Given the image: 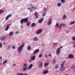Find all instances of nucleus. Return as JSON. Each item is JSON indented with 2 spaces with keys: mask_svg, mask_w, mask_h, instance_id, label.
<instances>
[{
  "mask_svg": "<svg viewBox=\"0 0 75 75\" xmlns=\"http://www.w3.org/2000/svg\"><path fill=\"white\" fill-rule=\"evenodd\" d=\"M24 47V44L23 43L21 45V46L19 47L18 49V51L19 52H20L22 51L23 47Z\"/></svg>",
  "mask_w": 75,
  "mask_h": 75,
  "instance_id": "f257e3e1",
  "label": "nucleus"
},
{
  "mask_svg": "<svg viewBox=\"0 0 75 75\" xmlns=\"http://www.w3.org/2000/svg\"><path fill=\"white\" fill-rule=\"evenodd\" d=\"M65 62H66V61H64L62 62V64H61V68H60V69L61 71H64L65 70V68L64 67H63L65 63Z\"/></svg>",
  "mask_w": 75,
  "mask_h": 75,
  "instance_id": "f03ea898",
  "label": "nucleus"
},
{
  "mask_svg": "<svg viewBox=\"0 0 75 75\" xmlns=\"http://www.w3.org/2000/svg\"><path fill=\"white\" fill-rule=\"evenodd\" d=\"M56 53L57 55H59L60 54V48H58L56 51Z\"/></svg>",
  "mask_w": 75,
  "mask_h": 75,
  "instance_id": "7ed1b4c3",
  "label": "nucleus"
},
{
  "mask_svg": "<svg viewBox=\"0 0 75 75\" xmlns=\"http://www.w3.org/2000/svg\"><path fill=\"white\" fill-rule=\"evenodd\" d=\"M42 30L41 29H39L37 32V34H39L41 33H42Z\"/></svg>",
  "mask_w": 75,
  "mask_h": 75,
  "instance_id": "20e7f679",
  "label": "nucleus"
},
{
  "mask_svg": "<svg viewBox=\"0 0 75 75\" xmlns=\"http://www.w3.org/2000/svg\"><path fill=\"white\" fill-rule=\"evenodd\" d=\"M43 20H44V18H42L40 19H39L38 20V22L39 23H42Z\"/></svg>",
  "mask_w": 75,
  "mask_h": 75,
  "instance_id": "39448f33",
  "label": "nucleus"
},
{
  "mask_svg": "<svg viewBox=\"0 0 75 75\" xmlns=\"http://www.w3.org/2000/svg\"><path fill=\"white\" fill-rule=\"evenodd\" d=\"M11 17V14H10V15H8V16L6 18V20H8V18H9L10 17Z\"/></svg>",
  "mask_w": 75,
  "mask_h": 75,
  "instance_id": "423d86ee",
  "label": "nucleus"
},
{
  "mask_svg": "<svg viewBox=\"0 0 75 75\" xmlns=\"http://www.w3.org/2000/svg\"><path fill=\"white\" fill-rule=\"evenodd\" d=\"M28 18H25L23 19V20L24 23H28Z\"/></svg>",
  "mask_w": 75,
  "mask_h": 75,
  "instance_id": "0eeeda50",
  "label": "nucleus"
},
{
  "mask_svg": "<svg viewBox=\"0 0 75 75\" xmlns=\"http://www.w3.org/2000/svg\"><path fill=\"white\" fill-rule=\"evenodd\" d=\"M39 49H37L35 50L33 53V54H37L39 52Z\"/></svg>",
  "mask_w": 75,
  "mask_h": 75,
  "instance_id": "6e6552de",
  "label": "nucleus"
},
{
  "mask_svg": "<svg viewBox=\"0 0 75 75\" xmlns=\"http://www.w3.org/2000/svg\"><path fill=\"white\" fill-rule=\"evenodd\" d=\"M11 25V24H8L7 26V27L6 28V29H5V31H7V30H8V28H9V26H10V25Z\"/></svg>",
  "mask_w": 75,
  "mask_h": 75,
  "instance_id": "1a4fd4ad",
  "label": "nucleus"
},
{
  "mask_svg": "<svg viewBox=\"0 0 75 75\" xmlns=\"http://www.w3.org/2000/svg\"><path fill=\"white\" fill-rule=\"evenodd\" d=\"M32 67H33V64H31L29 66L28 68V70H29V69H31Z\"/></svg>",
  "mask_w": 75,
  "mask_h": 75,
  "instance_id": "9d476101",
  "label": "nucleus"
},
{
  "mask_svg": "<svg viewBox=\"0 0 75 75\" xmlns=\"http://www.w3.org/2000/svg\"><path fill=\"white\" fill-rule=\"evenodd\" d=\"M31 59L32 61H34L35 59V56H33L31 57Z\"/></svg>",
  "mask_w": 75,
  "mask_h": 75,
  "instance_id": "9b49d317",
  "label": "nucleus"
},
{
  "mask_svg": "<svg viewBox=\"0 0 75 75\" xmlns=\"http://www.w3.org/2000/svg\"><path fill=\"white\" fill-rule=\"evenodd\" d=\"M42 65H43L42 63V62L40 63L39 66V68H42Z\"/></svg>",
  "mask_w": 75,
  "mask_h": 75,
  "instance_id": "f8f14e48",
  "label": "nucleus"
},
{
  "mask_svg": "<svg viewBox=\"0 0 75 75\" xmlns=\"http://www.w3.org/2000/svg\"><path fill=\"white\" fill-rule=\"evenodd\" d=\"M69 58H74V56L72 54H70L69 55Z\"/></svg>",
  "mask_w": 75,
  "mask_h": 75,
  "instance_id": "ddd939ff",
  "label": "nucleus"
},
{
  "mask_svg": "<svg viewBox=\"0 0 75 75\" xmlns=\"http://www.w3.org/2000/svg\"><path fill=\"white\" fill-rule=\"evenodd\" d=\"M48 72L49 71L48 70H46L44 72L43 74H48Z\"/></svg>",
  "mask_w": 75,
  "mask_h": 75,
  "instance_id": "4468645a",
  "label": "nucleus"
},
{
  "mask_svg": "<svg viewBox=\"0 0 75 75\" xmlns=\"http://www.w3.org/2000/svg\"><path fill=\"white\" fill-rule=\"evenodd\" d=\"M48 65H49V63H45L44 64V66H45V67H47L48 66Z\"/></svg>",
  "mask_w": 75,
  "mask_h": 75,
  "instance_id": "2eb2a0df",
  "label": "nucleus"
},
{
  "mask_svg": "<svg viewBox=\"0 0 75 75\" xmlns=\"http://www.w3.org/2000/svg\"><path fill=\"white\" fill-rule=\"evenodd\" d=\"M6 38V37L5 36H3V37H1V40H4Z\"/></svg>",
  "mask_w": 75,
  "mask_h": 75,
  "instance_id": "dca6fc26",
  "label": "nucleus"
},
{
  "mask_svg": "<svg viewBox=\"0 0 75 75\" xmlns=\"http://www.w3.org/2000/svg\"><path fill=\"white\" fill-rule=\"evenodd\" d=\"M34 15H35V16H36V18H38V16H37V15H38V14L37 13V12L35 13Z\"/></svg>",
  "mask_w": 75,
  "mask_h": 75,
  "instance_id": "f3484780",
  "label": "nucleus"
},
{
  "mask_svg": "<svg viewBox=\"0 0 75 75\" xmlns=\"http://www.w3.org/2000/svg\"><path fill=\"white\" fill-rule=\"evenodd\" d=\"M33 40L34 41H37L38 40V38H37V37L35 38Z\"/></svg>",
  "mask_w": 75,
  "mask_h": 75,
  "instance_id": "a211bd4d",
  "label": "nucleus"
},
{
  "mask_svg": "<svg viewBox=\"0 0 75 75\" xmlns=\"http://www.w3.org/2000/svg\"><path fill=\"white\" fill-rule=\"evenodd\" d=\"M35 25H36V24L35 23H33L31 24L32 27H34V26H35Z\"/></svg>",
  "mask_w": 75,
  "mask_h": 75,
  "instance_id": "6ab92c4d",
  "label": "nucleus"
},
{
  "mask_svg": "<svg viewBox=\"0 0 75 75\" xmlns=\"http://www.w3.org/2000/svg\"><path fill=\"white\" fill-rule=\"evenodd\" d=\"M56 61V60L55 59H54V60H53V64H55Z\"/></svg>",
  "mask_w": 75,
  "mask_h": 75,
  "instance_id": "aec40b11",
  "label": "nucleus"
},
{
  "mask_svg": "<svg viewBox=\"0 0 75 75\" xmlns=\"http://www.w3.org/2000/svg\"><path fill=\"white\" fill-rule=\"evenodd\" d=\"M66 18H67V16L65 15H64L63 17V20H65V19H66Z\"/></svg>",
  "mask_w": 75,
  "mask_h": 75,
  "instance_id": "412c9836",
  "label": "nucleus"
},
{
  "mask_svg": "<svg viewBox=\"0 0 75 75\" xmlns=\"http://www.w3.org/2000/svg\"><path fill=\"white\" fill-rule=\"evenodd\" d=\"M10 36H11L12 35H13V32H11L9 34Z\"/></svg>",
  "mask_w": 75,
  "mask_h": 75,
  "instance_id": "4be33fe9",
  "label": "nucleus"
},
{
  "mask_svg": "<svg viewBox=\"0 0 75 75\" xmlns=\"http://www.w3.org/2000/svg\"><path fill=\"white\" fill-rule=\"evenodd\" d=\"M75 23V22L74 21H73V22H71L70 23V25H71L72 24H74Z\"/></svg>",
  "mask_w": 75,
  "mask_h": 75,
  "instance_id": "5701e85b",
  "label": "nucleus"
},
{
  "mask_svg": "<svg viewBox=\"0 0 75 75\" xmlns=\"http://www.w3.org/2000/svg\"><path fill=\"white\" fill-rule=\"evenodd\" d=\"M24 19H22L21 21V24H23V23H24Z\"/></svg>",
  "mask_w": 75,
  "mask_h": 75,
  "instance_id": "b1692460",
  "label": "nucleus"
},
{
  "mask_svg": "<svg viewBox=\"0 0 75 75\" xmlns=\"http://www.w3.org/2000/svg\"><path fill=\"white\" fill-rule=\"evenodd\" d=\"M26 69H27V67H25L23 69V71H26Z\"/></svg>",
  "mask_w": 75,
  "mask_h": 75,
  "instance_id": "393cba45",
  "label": "nucleus"
},
{
  "mask_svg": "<svg viewBox=\"0 0 75 75\" xmlns=\"http://www.w3.org/2000/svg\"><path fill=\"white\" fill-rule=\"evenodd\" d=\"M4 13V11L2 10H0V14Z\"/></svg>",
  "mask_w": 75,
  "mask_h": 75,
  "instance_id": "a878e982",
  "label": "nucleus"
},
{
  "mask_svg": "<svg viewBox=\"0 0 75 75\" xmlns=\"http://www.w3.org/2000/svg\"><path fill=\"white\" fill-rule=\"evenodd\" d=\"M31 47H30V46H28V47H27V49L28 50H30V49H31Z\"/></svg>",
  "mask_w": 75,
  "mask_h": 75,
  "instance_id": "bb28decb",
  "label": "nucleus"
},
{
  "mask_svg": "<svg viewBox=\"0 0 75 75\" xmlns=\"http://www.w3.org/2000/svg\"><path fill=\"white\" fill-rule=\"evenodd\" d=\"M57 6H58V7H60V6H61V3H58L57 4Z\"/></svg>",
  "mask_w": 75,
  "mask_h": 75,
  "instance_id": "cd10ccee",
  "label": "nucleus"
},
{
  "mask_svg": "<svg viewBox=\"0 0 75 75\" xmlns=\"http://www.w3.org/2000/svg\"><path fill=\"white\" fill-rule=\"evenodd\" d=\"M17 75H24L23 73H17Z\"/></svg>",
  "mask_w": 75,
  "mask_h": 75,
  "instance_id": "c85d7f7f",
  "label": "nucleus"
},
{
  "mask_svg": "<svg viewBox=\"0 0 75 75\" xmlns=\"http://www.w3.org/2000/svg\"><path fill=\"white\" fill-rule=\"evenodd\" d=\"M30 24H31V22H28L27 23V25L29 26L30 25Z\"/></svg>",
  "mask_w": 75,
  "mask_h": 75,
  "instance_id": "c756f323",
  "label": "nucleus"
},
{
  "mask_svg": "<svg viewBox=\"0 0 75 75\" xmlns=\"http://www.w3.org/2000/svg\"><path fill=\"white\" fill-rule=\"evenodd\" d=\"M61 1L62 3H64L65 2V0H61Z\"/></svg>",
  "mask_w": 75,
  "mask_h": 75,
  "instance_id": "7c9ffc66",
  "label": "nucleus"
},
{
  "mask_svg": "<svg viewBox=\"0 0 75 75\" xmlns=\"http://www.w3.org/2000/svg\"><path fill=\"white\" fill-rule=\"evenodd\" d=\"M31 8L32 9H33V8H34V10H35V9L37 8H36V7L33 6L31 7Z\"/></svg>",
  "mask_w": 75,
  "mask_h": 75,
  "instance_id": "2f4dec72",
  "label": "nucleus"
},
{
  "mask_svg": "<svg viewBox=\"0 0 75 75\" xmlns=\"http://www.w3.org/2000/svg\"><path fill=\"white\" fill-rule=\"evenodd\" d=\"M52 23V21H50V22H49L48 23V25H51V24Z\"/></svg>",
  "mask_w": 75,
  "mask_h": 75,
  "instance_id": "473e14b6",
  "label": "nucleus"
},
{
  "mask_svg": "<svg viewBox=\"0 0 75 75\" xmlns=\"http://www.w3.org/2000/svg\"><path fill=\"white\" fill-rule=\"evenodd\" d=\"M39 57L40 58H41V57H42V55L41 54H40L39 55Z\"/></svg>",
  "mask_w": 75,
  "mask_h": 75,
  "instance_id": "72a5a7b5",
  "label": "nucleus"
},
{
  "mask_svg": "<svg viewBox=\"0 0 75 75\" xmlns=\"http://www.w3.org/2000/svg\"><path fill=\"white\" fill-rule=\"evenodd\" d=\"M72 40H73V41L75 40V36H74L72 37Z\"/></svg>",
  "mask_w": 75,
  "mask_h": 75,
  "instance_id": "f704fd0d",
  "label": "nucleus"
},
{
  "mask_svg": "<svg viewBox=\"0 0 75 75\" xmlns=\"http://www.w3.org/2000/svg\"><path fill=\"white\" fill-rule=\"evenodd\" d=\"M74 65H72L71 67V69H74Z\"/></svg>",
  "mask_w": 75,
  "mask_h": 75,
  "instance_id": "c9c22d12",
  "label": "nucleus"
},
{
  "mask_svg": "<svg viewBox=\"0 0 75 75\" xmlns=\"http://www.w3.org/2000/svg\"><path fill=\"white\" fill-rule=\"evenodd\" d=\"M58 68V65H56L55 67V68L56 69H57Z\"/></svg>",
  "mask_w": 75,
  "mask_h": 75,
  "instance_id": "e433bc0d",
  "label": "nucleus"
},
{
  "mask_svg": "<svg viewBox=\"0 0 75 75\" xmlns=\"http://www.w3.org/2000/svg\"><path fill=\"white\" fill-rule=\"evenodd\" d=\"M62 24H60V26H59V28H61V27H62Z\"/></svg>",
  "mask_w": 75,
  "mask_h": 75,
  "instance_id": "4c0bfd02",
  "label": "nucleus"
},
{
  "mask_svg": "<svg viewBox=\"0 0 75 75\" xmlns=\"http://www.w3.org/2000/svg\"><path fill=\"white\" fill-rule=\"evenodd\" d=\"M7 62V60H5V61L4 62H3V64H5V63H6V62Z\"/></svg>",
  "mask_w": 75,
  "mask_h": 75,
  "instance_id": "58836bf2",
  "label": "nucleus"
},
{
  "mask_svg": "<svg viewBox=\"0 0 75 75\" xmlns=\"http://www.w3.org/2000/svg\"><path fill=\"white\" fill-rule=\"evenodd\" d=\"M45 15H46V13H44L42 14V16L44 17V16H45Z\"/></svg>",
  "mask_w": 75,
  "mask_h": 75,
  "instance_id": "ea45409f",
  "label": "nucleus"
},
{
  "mask_svg": "<svg viewBox=\"0 0 75 75\" xmlns=\"http://www.w3.org/2000/svg\"><path fill=\"white\" fill-rule=\"evenodd\" d=\"M16 48V46H12V49H15Z\"/></svg>",
  "mask_w": 75,
  "mask_h": 75,
  "instance_id": "a19ab883",
  "label": "nucleus"
},
{
  "mask_svg": "<svg viewBox=\"0 0 75 75\" xmlns=\"http://www.w3.org/2000/svg\"><path fill=\"white\" fill-rule=\"evenodd\" d=\"M11 46L10 45H9L8 47V50H10V48Z\"/></svg>",
  "mask_w": 75,
  "mask_h": 75,
  "instance_id": "79ce46f5",
  "label": "nucleus"
},
{
  "mask_svg": "<svg viewBox=\"0 0 75 75\" xmlns=\"http://www.w3.org/2000/svg\"><path fill=\"white\" fill-rule=\"evenodd\" d=\"M2 47V44L0 43V48Z\"/></svg>",
  "mask_w": 75,
  "mask_h": 75,
  "instance_id": "37998d69",
  "label": "nucleus"
},
{
  "mask_svg": "<svg viewBox=\"0 0 75 75\" xmlns=\"http://www.w3.org/2000/svg\"><path fill=\"white\" fill-rule=\"evenodd\" d=\"M31 8L30 7H29L27 8V10H31Z\"/></svg>",
  "mask_w": 75,
  "mask_h": 75,
  "instance_id": "c03bdc74",
  "label": "nucleus"
},
{
  "mask_svg": "<svg viewBox=\"0 0 75 75\" xmlns=\"http://www.w3.org/2000/svg\"><path fill=\"white\" fill-rule=\"evenodd\" d=\"M56 26H57V27H58V26H59V24L57 23L56 24Z\"/></svg>",
  "mask_w": 75,
  "mask_h": 75,
  "instance_id": "a18cd8bd",
  "label": "nucleus"
},
{
  "mask_svg": "<svg viewBox=\"0 0 75 75\" xmlns=\"http://www.w3.org/2000/svg\"><path fill=\"white\" fill-rule=\"evenodd\" d=\"M27 64H25L24 65H23V67H26V66H27Z\"/></svg>",
  "mask_w": 75,
  "mask_h": 75,
  "instance_id": "49530a36",
  "label": "nucleus"
},
{
  "mask_svg": "<svg viewBox=\"0 0 75 75\" xmlns=\"http://www.w3.org/2000/svg\"><path fill=\"white\" fill-rule=\"evenodd\" d=\"M29 61L30 62H31V61H32V60L31 59H30L29 60Z\"/></svg>",
  "mask_w": 75,
  "mask_h": 75,
  "instance_id": "de8ad7c7",
  "label": "nucleus"
},
{
  "mask_svg": "<svg viewBox=\"0 0 75 75\" xmlns=\"http://www.w3.org/2000/svg\"><path fill=\"white\" fill-rule=\"evenodd\" d=\"M47 10V8H46L45 7L43 8V10H45H45Z\"/></svg>",
  "mask_w": 75,
  "mask_h": 75,
  "instance_id": "09e8293b",
  "label": "nucleus"
},
{
  "mask_svg": "<svg viewBox=\"0 0 75 75\" xmlns=\"http://www.w3.org/2000/svg\"><path fill=\"white\" fill-rule=\"evenodd\" d=\"M57 44H58V42H57V43H53V44L54 45H57Z\"/></svg>",
  "mask_w": 75,
  "mask_h": 75,
  "instance_id": "8fccbe9b",
  "label": "nucleus"
},
{
  "mask_svg": "<svg viewBox=\"0 0 75 75\" xmlns=\"http://www.w3.org/2000/svg\"><path fill=\"white\" fill-rule=\"evenodd\" d=\"M48 56H49V57H51V54H50L48 55Z\"/></svg>",
  "mask_w": 75,
  "mask_h": 75,
  "instance_id": "3c124183",
  "label": "nucleus"
},
{
  "mask_svg": "<svg viewBox=\"0 0 75 75\" xmlns=\"http://www.w3.org/2000/svg\"><path fill=\"white\" fill-rule=\"evenodd\" d=\"M51 20H52V19L51 18L49 20V22H51Z\"/></svg>",
  "mask_w": 75,
  "mask_h": 75,
  "instance_id": "603ef678",
  "label": "nucleus"
},
{
  "mask_svg": "<svg viewBox=\"0 0 75 75\" xmlns=\"http://www.w3.org/2000/svg\"><path fill=\"white\" fill-rule=\"evenodd\" d=\"M45 57H46V58H47V54H45Z\"/></svg>",
  "mask_w": 75,
  "mask_h": 75,
  "instance_id": "864d4df0",
  "label": "nucleus"
},
{
  "mask_svg": "<svg viewBox=\"0 0 75 75\" xmlns=\"http://www.w3.org/2000/svg\"><path fill=\"white\" fill-rule=\"evenodd\" d=\"M62 25H63V26H65V24L62 23Z\"/></svg>",
  "mask_w": 75,
  "mask_h": 75,
  "instance_id": "5fc2aeb1",
  "label": "nucleus"
},
{
  "mask_svg": "<svg viewBox=\"0 0 75 75\" xmlns=\"http://www.w3.org/2000/svg\"><path fill=\"white\" fill-rule=\"evenodd\" d=\"M18 31H17L16 32V34H18Z\"/></svg>",
  "mask_w": 75,
  "mask_h": 75,
  "instance_id": "6e6d98bb",
  "label": "nucleus"
},
{
  "mask_svg": "<svg viewBox=\"0 0 75 75\" xmlns=\"http://www.w3.org/2000/svg\"><path fill=\"white\" fill-rule=\"evenodd\" d=\"M3 44H4V45H5L6 44V42H4L3 43Z\"/></svg>",
  "mask_w": 75,
  "mask_h": 75,
  "instance_id": "4d7b16f0",
  "label": "nucleus"
},
{
  "mask_svg": "<svg viewBox=\"0 0 75 75\" xmlns=\"http://www.w3.org/2000/svg\"><path fill=\"white\" fill-rule=\"evenodd\" d=\"M45 45H44V44H43L42 45V46L43 47H44V46Z\"/></svg>",
  "mask_w": 75,
  "mask_h": 75,
  "instance_id": "13d9d810",
  "label": "nucleus"
},
{
  "mask_svg": "<svg viewBox=\"0 0 75 75\" xmlns=\"http://www.w3.org/2000/svg\"><path fill=\"white\" fill-rule=\"evenodd\" d=\"M2 59V57H0V59Z\"/></svg>",
  "mask_w": 75,
  "mask_h": 75,
  "instance_id": "bf43d9fd",
  "label": "nucleus"
},
{
  "mask_svg": "<svg viewBox=\"0 0 75 75\" xmlns=\"http://www.w3.org/2000/svg\"><path fill=\"white\" fill-rule=\"evenodd\" d=\"M16 64H13V66H16Z\"/></svg>",
  "mask_w": 75,
  "mask_h": 75,
  "instance_id": "052dcab7",
  "label": "nucleus"
},
{
  "mask_svg": "<svg viewBox=\"0 0 75 75\" xmlns=\"http://www.w3.org/2000/svg\"><path fill=\"white\" fill-rule=\"evenodd\" d=\"M30 6H31V7H33V5L32 4H31L30 5Z\"/></svg>",
  "mask_w": 75,
  "mask_h": 75,
  "instance_id": "680f3d73",
  "label": "nucleus"
},
{
  "mask_svg": "<svg viewBox=\"0 0 75 75\" xmlns=\"http://www.w3.org/2000/svg\"><path fill=\"white\" fill-rule=\"evenodd\" d=\"M23 75H28V74H24Z\"/></svg>",
  "mask_w": 75,
  "mask_h": 75,
  "instance_id": "e2e57ef3",
  "label": "nucleus"
},
{
  "mask_svg": "<svg viewBox=\"0 0 75 75\" xmlns=\"http://www.w3.org/2000/svg\"><path fill=\"white\" fill-rule=\"evenodd\" d=\"M60 48H61V49L62 48V47H60Z\"/></svg>",
  "mask_w": 75,
  "mask_h": 75,
  "instance_id": "0e129e2a",
  "label": "nucleus"
},
{
  "mask_svg": "<svg viewBox=\"0 0 75 75\" xmlns=\"http://www.w3.org/2000/svg\"><path fill=\"white\" fill-rule=\"evenodd\" d=\"M32 10H30V12H31V11H32Z\"/></svg>",
  "mask_w": 75,
  "mask_h": 75,
  "instance_id": "69168bd1",
  "label": "nucleus"
},
{
  "mask_svg": "<svg viewBox=\"0 0 75 75\" xmlns=\"http://www.w3.org/2000/svg\"><path fill=\"white\" fill-rule=\"evenodd\" d=\"M69 32V31H67V33H68Z\"/></svg>",
  "mask_w": 75,
  "mask_h": 75,
  "instance_id": "338daca9",
  "label": "nucleus"
},
{
  "mask_svg": "<svg viewBox=\"0 0 75 75\" xmlns=\"http://www.w3.org/2000/svg\"><path fill=\"white\" fill-rule=\"evenodd\" d=\"M74 48H75V45H74Z\"/></svg>",
  "mask_w": 75,
  "mask_h": 75,
  "instance_id": "774afa93",
  "label": "nucleus"
}]
</instances>
